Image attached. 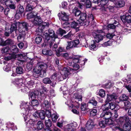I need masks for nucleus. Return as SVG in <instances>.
Wrapping results in <instances>:
<instances>
[{
	"instance_id": "obj_37",
	"label": "nucleus",
	"mask_w": 131,
	"mask_h": 131,
	"mask_svg": "<svg viewBox=\"0 0 131 131\" xmlns=\"http://www.w3.org/2000/svg\"><path fill=\"white\" fill-rule=\"evenodd\" d=\"M87 105L85 103H82L81 104V109L82 112V111L84 112H83V113H86V112H85L86 111L88 110L87 108Z\"/></svg>"
},
{
	"instance_id": "obj_33",
	"label": "nucleus",
	"mask_w": 131,
	"mask_h": 131,
	"mask_svg": "<svg viewBox=\"0 0 131 131\" xmlns=\"http://www.w3.org/2000/svg\"><path fill=\"white\" fill-rule=\"evenodd\" d=\"M11 50L13 53V54H15V53H17L19 51V50L17 48V47L16 45H14L11 47ZM10 54H12V53ZM9 54H10L9 55Z\"/></svg>"
},
{
	"instance_id": "obj_57",
	"label": "nucleus",
	"mask_w": 131,
	"mask_h": 131,
	"mask_svg": "<svg viewBox=\"0 0 131 131\" xmlns=\"http://www.w3.org/2000/svg\"><path fill=\"white\" fill-rule=\"evenodd\" d=\"M72 36V35L71 34V33H69L67 35L64 36L63 37V38L71 40Z\"/></svg>"
},
{
	"instance_id": "obj_27",
	"label": "nucleus",
	"mask_w": 131,
	"mask_h": 131,
	"mask_svg": "<svg viewBox=\"0 0 131 131\" xmlns=\"http://www.w3.org/2000/svg\"><path fill=\"white\" fill-rule=\"evenodd\" d=\"M94 38L95 41L97 43H98L103 40V36L100 34H96Z\"/></svg>"
},
{
	"instance_id": "obj_38",
	"label": "nucleus",
	"mask_w": 131,
	"mask_h": 131,
	"mask_svg": "<svg viewBox=\"0 0 131 131\" xmlns=\"http://www.w3.org/2000/svg\"><path fill=\"white\" fill-rule=\"evenodd\" d=\"M74 97L75 99V101H81L82 100V96L80 95L75 94L74 95Z\"/></svg>"
},
{
	"instance_id": "obj_21",
	"label": "nucleus",
	"mask_w": 131,
	"mask_h": 131,
	"mask_svg": "<svg viewBox=\"0 0 131 131\" xmlns=\"http://www.w3.org/2000/svg\"><path fill=\"white\" fill-rule=\"evenodd\" d=\"M81 4L86 6L87 8H90L91 6V3L90 0H81Z\"/></svg>"
},
{
	"instance_id": "obj_15",
	"label": "nucleus",
	"mask_w": 131,
	"mask_h": 131,
	"mask_svg": "<svg viewBox=\"0 0 131 131\" xmlns=\"http://www.w3.org/2000/svg\"><path fill=\"white\" fill-rule=\"evenodd\" d=\"M49 26V23L48 22L42 23V24L40 25L36 29V30L39 32H42L44 29L46 27H48Z\"/></svg>"
},
{
	"instance_id": "obj_1",
	"label": "nucleus",
	"mask_w": 131,
	"mask_h": 131,
	"mask_svg": "<svg viewBox=\"0 0 131 131\" xmlns=\"http://www.w3.org/2000/svg\"><path fill=\"white\" fill-rule=\"evenodd\" d=\"M17 26L18 27L19 32L22 33L23 35L25 34V31H27L28 30V24L26 22H18L12 24L9 29L10 32L11 33L14 30H15L17 28Z\"/></svg>"
},
{
	"instance_id": "obj_55",
	"label": "nucleus",
	"mask_w": 131,
	"mask_h": 131,
	"mask_svg": "<svg viewBox=\"0 0 131 131\" xmlns=\"http://www.w3.org/2000/svg\"><path fill=\"white\" fill-rule=\"evenodd\" d=\"M23 70L21 67H17L16 69V72L17 74H23Z\"/></svg>"
},
{
	"instance_id": "obj_52",
	"label": "nucleus",
	"mask_w": 131,
	"mask_h": 131,
	"mask_svg": "<svg viewBox=\"0 0 131 131\" xmlns=\"http://www.w3.org/2000/svg\"><path fill=\"white\" fill-rule=\"evenodd\" d=\"M39 117L41 119H44L45 118V112L44 111H39Z\"/></svg>"
},
{
	"instance_id": "obj_36",
	"label": "nucleus",
	"mask_w": 131,
	"mask_h": 131,
	"mask_svg": "<svg viewBox=\"0 0 131 131\" xmlns=\"http://www.w3.org/2000/svg\"><path fill=\"white\" fill-rule=\"evenodd\" d=\"M72 13L74 14L75 16H78L80 15L81 13L80 11L78 10L77 7H75L72 10Z\"/></svg>"
},
{
	"instance_id": "obj_2",
	"label": "nucleus",
	"mask_w": 131,
	"mask_h": 131,
	"mask_svg": "<svg viewBox=\"0 0 131 131\" xmlns=\"http://www.w3.org/2000/svg\"><path fill=\"white\" fill-rule=\"evenodd\" d=\"M85 63V61L84 60H81L77 56H76L71 58L68 61V65L70 66H72L74 68L75 71L77 72L79 68V65L82 66L84 65Z\"/></svg>"
},
{
	"instance_id": "obj_53",
	"label": "nucleus",
	"mask_w": 131,
	"mask_h": 131,
	"mask_svg": "<svg viewBox=\"0 0 131 131\" xmlns=\"http://www.w3.org/2000/svg\"><path fill=\"white\" fill-rule=\"evenodd\" d=\"M21 34H20L19 36H18L17 39L19 41H22L24 40V36L25 35L26 33L24 35H23L22 33H20Z\"/></svg>"
},
{
	"instance_id": "obj_9",
	"label": "nucleus",
	"mask_w": 131,
	"mask_h": 131,
	"mask_svg": "<svg viewBox=\"0 0 131 131\" xmlns=\"http://www.w3.org/2000/svg\"><path fill=\"white\" fill-rule=\"evenodd\" d=\"M23 116L24 117L25 122L27 121V122L25 123L27 126L30 127L32 126H33L34 122L32 119H30V117L29 114H27L26 115H25V117L24 116V115Z\"/></svg>"
},
{
	"instance_id": "obj_35",
	"label": "nucleus",
	"mask_w": 131,
	"mask_h": 131,
	"mask_svg": "<svg viewBox=\"0 0 131 131\" xmlns=\"http://www.w3.org/2000/svg\"><path fill=\"white\" fill-rule=\"evenodd\" d=\"M70 26L71 28L76 29V31H78L79 30V27L78 26V23L75 21H73L71 23Z\"/></svg>"
},
{
	"instance_id": "obj_39",
	"label": "nucleus",
	"mask_w": 131,
	"mask_h": 131,
	"mask_svg": "<svg viewBox=\"0 0 131 131\" xmlns=\"http://www.w3.org/2000/svg\"><path fill=\"white\" fill-rule=\"evenodd\" d=\"M68 74H61L59 76L60 77H58V79L59 81H62L64 79L67 78L68 77Z\"/></svg>"
},
{
	"instance_id": "obj_59",
	"label": "nucleus",
	"mask_w": 131,
	"mask_h": 131,
	"mask_svg": "<svg viewBox=\"0 0 131 131\" xmlns=\"http://www.w3.org/2000/svg\"><path fill=\"white\" fill-rule=\"evenodd\" d=\"M10 64H8L6 66L4 67L3 68V69L5 71L8 72L10 70Z\"/></svg>"
},
{
	"instance_id": "obj_49",
	"label": "nucleus",
	"mask_w": 131,
	"mask_h": 131,
	"mask_svg": "<svg viewBox=\"0 0 131 131\" xmlns=\"http://www.w3.org/2000/svg\"><path fill=\"white\" fill-rule=\"evenodd\" d=\"M124 109L126 111L128 109V108L130 107L131 105V103L129 101H127L124 103Z\"/></svg>"
},
{
	"instance_id": "obj_16",
	"label": "nucleus",
	"mask_w": 131,
	"mask_h": 131,
	"mask_svg": "<svg viewBox=\"0 0 131 131\" xmlns=\"http://www.w3.org/2000/svg\"><path fill=\"white\" fill-rule=\"evenodd\" d=\"M22 55V53L16 55L15 54H10L8 56L5 57V59L6 60L8 61L12 59H14L17 57L22 58H23Z\"/></svg>"
},
{
	"instance_id": "obj_12",
	"label": "nucleus",
	"mask_w": 131,
	"mask_h": 131,
	"mask_svg": "<svg viewBox=\"0 0 131 131\" xmlns=\"http://www.w3.org/2000/svg\"><path fill=\"white\" fill-rule=\"evenodd\" d=\"M29 96V99L34 100L36 97H37L39 100L40 99L39 92L38 91H35V92H32L30 93Z\"/></svg>"
},
{
	"instance_id": "obj_51",
	"label": "nucleus",
	"mask_w": 131,
	"mask_h": 131,
	"mask_svg": "<svg viewBox=\"0 0 131 131\" xmlns=\"http://www.w3.org/2000/svg\"><path fill=\"white\" fill-rule=\"evenodd\" d=\"M97 111L96 109H94L90 110V115L91 116H95L96 114Z\"/></svg>"
},
{
	"instance_id": "obj_19",
	"label": "nucleus",
	"mask_w": 131,
	"mask_h": 131,
	"mask_svg": "<svg viewBox=\"0 0 131 131\" xmlns=\"http://www.w3.org/2000/svg\"><path fill=\"white\" fill-rule=\"evenodd\" d=\"M102 116L104 119L106 120L113 117V116L111 112H103L102 114Z\"/></svg>"
},
{
	"instance_id": "obj_40",
	"label": "nucleus",
	"mask_w": 131,
	"mask_h": 131,
	"mask_svg": "<svg viewBox=\"0 0 131 131\" xmlns=\"http://www.w3.org/2000/svg\"><path fill=\"white\" fill-rule=\"evenodd\" d=\"M69 23L67 22L64 23L62 24L63 27L65 28L67 31H68L70 29V27H69Z\"/></svg>"
},
{
	"instance_id": "obj_24",
	"label": "nucleus",
	"mask_w": 131,
	"mask_h": 131,
	"mask_svg": "<svg viewBox=\"0 0 131 131\" xmlns=\"http://www.w3.org/2000/svg\"><path fill=\"white\" fill-rule=\"evenodd\" d=\"M131 121L129 120V122H126L123 126V128L125 130V131L123 130L122 129L123 131H129L131 128V124H130Z\"/></svg>"
},
{
	"instance_id": "obj_56",
	"label": "nucleus",
	"mask_w": 131,
	"mask_h": 131,
	"mask_svg": "<svg viewBox=\"0 0 131 131\" xmlns=\"http://www.w3.org/2000/svg\"><path fill=\"white\" fill-rule=\"evenodd\" d=\"M36 6H32L31 5L28 4L26 7V10L27 11H29L32 10L34 8H36Z\"/></svg>"
},
{
	"instance_id": "obj_42",
	"label": "nucleus",
	"mask_w": 131,
	"mask_h": 131,
	"mask_svg": "<svg viewBox=\"0 0 131 131\" xmlns=\"http://www.w3.org/2000/svg\"><path fill=\"white\" fill-rule=\"evenodd\" d=\"M59 116V115L57 114H52L51 116V118L53 122H56Z\"/></svg>"
},
{
	"instance_id": "obj_34",
	"label": "nucleus",
	"mask_w": 131,
	"mask_h": 131,
	"mask_svg": "<svg viewBox=\"0 0 131 131\" xmlns=\"http://www.w3.org/2000/svg\"><path fill=\"white\" fill-rule=\"evenodd\" d=\"M37 15L36 12L34 13V12L28 14L27 15V18L30 19L31 18H34Z\"/></svg>"
},
{
	"instance_id": "obj_44",
	"label": "nucleus",
	"mask_w": 131,
	"mask_h": 131,
	"mask_svg": "<svg viewBox=\"0 0 131 131\" xmlns=\"http://www.w3.org/2000/svg\"><path fill=\"white\" fill-rule=\"evenodd\" d=\"M45 124L47 127H50L52 125V122L49 118L48 119H45Z\"/></svg>"
},
{
	"instance_id": "obj_10",
	"label": "nucleus",
	"mask_w": 131,
	"mask_h": 131,
	"mask_svg": "<svg viewBox=\"0 0 131 131\" xmlns=\"http://www.w3.org/2000/svg\"><path fill=\"white\" fill-rule=\"evenodd\" d=\"M77 126V123L74 122L67 125L65 126V127L68 131H74L76 130Z\"/></svg>"
},
{
	"instance_id": "obj_3",
	"label": "nucleus",
	"mask_w": 131,
	"mask_h": 131,
	"mask_svg": "<svg viewBox=\"0 0 131 131\" xmlns=\"http://www.w3.org/2000/svg\"><path fill=\"white\" fill-rule=\"evenodd\" d=\"M47 68V64L43 62H39L37 63L36 67L33 69V72L36 74L46 73V70Z\"/></svg>"
},
{
	"instance_id": "obj_48",
	"label": "nucleus",
	"mask_w": 131,
	"mask_h": 131,
	"mask_svg": "<svg viewBox=\"0 0 131 131\" xmlns=\"http://www.w3.org/2000/svg\"><path fill=\"white\" fill-rule=\"evenodd\" d=\"M98 93L99 96L101 97H104L105 96V90L102 89H100Z\"/></svg>"
},
{
	"instance_id": "obj_50",
	"label": "nucleus",
	"mask_w": 131,
	"mask_h": 131,
	"mask_svg": "<svg viewBox=\"0 0 131 131\" xmlns=\"http://www.w3.org/2000/svg\"><path fill=\"white\" fill-rule=\"evenodd\" d=\"M74 47H78L80 44V41L79 39H77L74 40L72 41Z\"/></svg>"
},
{
	"instance_id": "obj_5",
	"label": "nucleus",
	"mask_w": 131,
	"mask_h": 131,
	"mask_svg": "<svg viewBox=\"0 0 131 131\" xmlns=\"http://www.w3.org/2000/svg\"><path fill=\"white\" fill-rule=\"evenodd\" d=\"M39 8L41 9L39 11L40 15L42 16H49L51 14V10H49L48 7L43 8L41 5H36V8Z\"/></svg>"
},
{
	"instance_id": "obj_46",
	"label": "nucleus",
	"mask_w": 131,
	"mask_h": 131,
	"mask_svg": "<svg viewBox=\"0 0 131 131\" xmlns=\"http://www.w3.org/2000/svg\"><path fill=\"white\" fill-rule=\"evenodd\" d=\"M128 99V96L125 94H122L119 97V99L122 101H125L127 100Z\"/></svg>"
},
{
	"instance_id": "obj_29",
	"label": "nucleus",
	"mask_w": 131,
	"mask_h": 131,
	"mask_svg": "<svg viewBox=\"0 0 131 131\" xmlns=\"http://www.w3.org/2000/svg\"><path fill=\"white\" fill-rule=\"evenodd\" d=\"M55 41H53L52 40H51L49 41H48L47 42H48L49 44V47L51 48H52L53 50H56L55 49L57 48L58 46V44L55 43L53 46V44L54 43V42Z\"/></svg>"
},
{
	"instance_id": "obj_30",
	"label": "nucleus",
	"mask_w": 131,
	"mask_h": 131,
	"mask_svg": "<svg viewBox=\"0 0 131 131\" xmlns=\"http://www.w3.org/2000/svg\"><path fill=\"white\" fill-rule=\"evenodd\" d=\"M75 71V70L74 68H71L69 67L64 68L62 70V73H64V74H67L70 71L74 72Z\"/></svg>"
},
{
	"instance_id": "obj_64",
	"label": "nucleus",
	"mask_w": 131,
	"mask_h": 131,
	"mask_svg": "<svg viewBox=\"0 0 131 131\" xmlns=\"http://www.w3.org/2000/svg\"><path fill=\"white\" fill-rule=\"evenodd\" d=\"M42 40L41 37L40 36L37 37L35 39V41L37 44H38L40 43Z\"/></svg>"
},
{
	"instance_id": "obj_7",
	"label": "nucleus",
	"mask_w": 131,
	"mask_h": 131,
	"mask_svg": "<svg viewBox=\"0 0 131 131\" xmlns=\"http://www.w3.org/2000/svg\"><path fill=\"white\" fill-rule=\"evenodd\" d=\"M129 121V119L128 116L127 115H124L123 116H120L119 118L116 119V122H118V124L122 125L124 123H125L126 122Z\"/></svg>"
},
{
	"instance_id": "obj_23",
	"label": "nucleus",
	"mask_w": 131,
	"mask_h": 131,
	"mask_svg": "<svg viewBox=\"0 0 131 131\" xmlns=\"http://www.w3.org/2000/svg\"><path fill=\"white\" fill-rule=\"evenodd\" d=\"M43 108L45 110L50 108V103L48 101L45 100L42 105Z\"/></svg>"
},
{
	"instance_id": "obj_18",
	"label": "nucleus",
	"mask_w": 131,
	"mask_h": 131,
	"mask_svg": "<svg viewBox=\"0 0 131 131\" xmlns=\"http://www.w3.org/2000/svg\"><path fill=\"white\" fill-rule=\"evenodd\" d=\"M122 20L123 22H126L128 23L131 22V16L129 15H124L121 17Z\"/></svg>"
},
{
	"instance_id": "obj_17",
	"label": "nucleus",
	"mask_w": 131,
	"mask_h": 131,
	"mask_svg": "<svg viewBox=\"0 0 131 131\" xmlns=\"http://www.w3.org/2000/svg\"><path fill=\"white\" fill-rule=\"evenodd\" d=\"M95 126L93 120L89 119L86 125V128L88 130L92 129Z\"/></svg>"
},
{
	"instance_id": "obj_58",
	"label": "nucleus",
	"mask_w": 131,
	"mask_h": 131,
	"mask_svg": "<svg viewBox=\"0 0 131 131\" xmlns=\"http://www.w3.org/2000/svg\"><path fill=\"white\" fill-rule=\"evenodd\" d=\"M45 114L47 117L49 118H50L51 116V113L50 110L49 109L46 110Z\"/></svg>"
},
{
	"instance_id": "obj_45",
	"label": "nucleus",
	"mask_w": 131,
	"mask_h": 131,
	"mask_svg": "<svg viewBox=\"0 0 131 131\" xmlns=\"http://www.w3.org/2000/svg\"><path fill=\"white\" fill-rule=\"evenodd\" d=\"M73 44L72 41H68V45L66 47V49H68L70 48H74Z\"/></svg>"
},
{
	"instance_id": "obj_61",
	"label": "nucleus",
	"mask_w": 131,
	"mask_h": 131,
	"mask_svg": "<svg viewBox=\"0 0 131 131\" xmlns=\"http://www.w3.org/2000/svg\"><path fill=\"white\" fill-rule=\"evenodd\" d=\"M112 86V84L111 83H109L103 85L102 87L105 88L109 89Z\"/></svg>"
},
{
	"instance_id": "obj_20",
	"label": "nucleus",
	"mask_w": 131,
	"mask_h": 131,
	"mask_svg": "<svg viewBox=\"0 0 131 131\" xmlns=\"http://www.w3.org/2000/svg\"><path fill=\"white\" fill-rule=\"evenodd\" d=\"M80 16V19H79V21L80 22V20H81L82 21L79 22V24L81 25H82L84 24V21L86 19L87 15L85 13H81Z\"/></svg>"
},
{
	"instance_id": "obj_41",
	"label": "nucleus",
	"mask_w": 131,
	"mask_h": 131,
	"mask_svg": "<svg viewBox=\"0 0 131 131\" xmlns=\"http://www.w3.org/2000/svg\"><path fill=\"white\" fill-rule=\"evenodd\" d=\"M42 53L44 55L51 56L52 54V51L50 50H42Z\"/></svg>"
},
{
	"instance_id": "obj_22",
	"label": "nucleus",
	"mask_w": 131,
	"mask_h": 131,
	"mask_svg": "<svg viewBox=\"0 0 131 131\" xmlns=\"http://www.w3.org/2000/svg\"><path fill=\"white\" fill-rule=\"evenodd\" d=\"M68 1L70 2V5L69 6L70 8L71 7L72 4H76V6L79 7L81 9L82 8V6L79 2H77L76 0H68Z\"/></svg>"
},
{
	"instance_id": "obj_28",
	"label": "nucleus",
	"mask_w": 131,
	"mask_h": 131,
	"mask_svg": "<svg viewBox=\"0 0 131 131\" xmlns=\"http://www.w3.org/2000/svg\"><path fill=\"white\" fill-rule=\"evenodd\" d=\"M14 44V41L10 39H8L5 41L2 42L1 45L3 46L8 45H12Z\"/></svg>"
},
{
	"instance_id": "obj_32",
	"label": "nucleus",
	"mask_w": 131,
	"mask_h": 131,
	"mask_svg": "<svg viewBox=\"0 0 131 131\" xmlns=\"http://www.w3.org/2000/svg\"><path fill=\"white\" fill-rule=\"evenodd\" d=\"M96 42L94 40L92 42V43L89 46V49L90 50H96L97 48L96 45Z\"/></svg>"
},
{
	"instance_id": "obj_6",
	"label": "nucleus",
	"mask_w": 131,
	"mask_h": 131,
	"mask_svg": "<svg viewBox=\"0 0 131 131\" xmlns=\"http://www.w3.org/2000/svg\"><path fill=\"white\" fill-rule=\"evenodd\" d=\"M21 106L23 107L21 110L22 112V114H23V115L27 113L26 110L28 111L30 110H32L33 108L31 104L30 103H29L27 104V102H22L21 105Z\"/></svg>"
},
{
	"instance_id": "obj_26",
	"label": "nucleus",
	"mask_w": 131,
	"mask_h": 131,
	"mask_svg": "<svg viewBox=\"0 0 131 131\" xmlns=\"http://www.w3.org/2000/svg\"><path fill=\"white\" fill-rule=\"evenodd\" d=\"M33 22L34 24L36 25L38 24H41L42 22V20L39 16H36V17L33 20Z\"/></svg>"
},
{
	"instance_id": "obj_60",
	"label": "nucleus",
	"mask_w": 131,
	"mask_h": 131,
	"mask_svg": "<svg viewBox=\"0 0 131 131\" xmlns=\"http://www.w3.org/2000/svg\"><path fill=\"white\" fill-rule=\"evenodd\" d=\"M115 36V35L114 33H108L106 35V37L107 38L111 39L112 38Z\"/></svg>"
},
{
	"instance_id": "obj_63",
	"label": "nucleus",
	"mask_w": 131,
	"mask_h": 131,
	"mask_svg": "<svg viewBox=\"0 0 131 131\" xmlns=\"http://www.w3.org/2000/svg\"><path fill=\"white\" fill-rule=\"evenodd\" d=\"M43 83L46 84H50L51 83V81L50 78H46L43 80Z\"/></svg>"
},
{
	"instance_id": "obj_11",
	"label": "nucleus",
	"mask_w": 131,
	"mask_h": 131,
	"mask_svg": "<svg viewBox=\"0 0 131 131\" xmlns=\"http://www.w3.org/2000/svg\"><path fill=\"white\" fill-rule=\"evenodd\" d=\"M58 15L60 19H61L62 21H67L69 20V16L64 12H61L58 14Z\"/></svg>"
},
{
	"instance_id": "obj_43",
	"label": "nucleus",
	"mask_w": 131,
	"mask_h": 131,
	"mask_svg": "<svg viewBox=\"0 0 131 131\" xmlns=\"http://www.w3.org/2000/svg\"><path fill=\"white\" fill-rule=\"evenodd\" d=\"M37 128L38 129H41L43 127V123L41 121H39L37 125Z\"/></svg>"
},
{
	"instance_id": "obj_25",
	"label": "nucleus",
	"mask_w": 131,
	"mask_h": 131,
	"mask_svg": "<svg viewBox=\"0 0 131 131\" xmlns=\"http://www.w3.org/2000/svg\"><path fill=\"white\" fill-rule=\"evenodd\" d=\"M23 80L22 79H16L14 81V83L18 86V87L20 88L21 86H23L24 84L23 83Z\"/></svg>"
},
{
	"instance_id": "obj_62",
	"label": "nucleus",
	"mask_w": 131,
	"mask_h": 131,
	"mask_svg": "<svg viewBox=\"0 0 131 131\" xmlns=\"http://www.w3.org/2000/svg\"><path fill=\"white\" fill-rule=\"evenodd\" d=\"M31 104H32V107L36 106L38 104V102L37 100H33L31 102Z\"/></svg>"
},
{
	"instance_id": "obj_31",
	"label": "nucleus",
	"mask_w": 131,
	"mask_h": 131,
	"mask_svg": "<svg viewBox=\"0 0 131 131\" xmlns=\"http://www.w3.org/2000/svg\"><path fill=\"white\" fill-rule=\"evenodd\" d=\"M107 95L106 101L107 102H110L113 99H115L117 98L116 96L114 94H107Z\"/></svg>"
},
{
	"instance_id": "obj_54",
	"label": "nucleus",
	"mask_w": 131,
	"mask_h": 131,
	"mask_svg": "<svg viewBox=\"0 0 131 131\" xmlns=\"http://www.w3.org/2000/svg\"><path fill=\"white\" fill-rule=\"evenodd\" d=\"M122 30H123V33L125 35H127L128 33L131 32V29H128L125 28H123Z\"/></svg>"
},
{
	"instance_id": "obj_13",
	"label": "nucleus",
	"mask_w": 131,
	"mask_h": 131,
	"mask_svg": "<svg viewBox=\"0 0 131 131\" xmlns=\"http://www.w3.org/2000/svg\"><path fill=\"white\" fill-rule=\"evenodd\" d=\"M113 2L115 5L114 6L116 7H122L125 5V2L123 0H110Z\"/></svg>"
},
{
	"instance_id": "obj_14",
	"label": "nucleus",
	"mask_w": 131,
	"mask_h": 131,
	"mask_svg": "<svg viewBox=\"0 0 131 131\" xmlns=\"http://www.w3.org/2000/svg\"><path fill=\"white\" fill-rule=\"evenodd\" d=\"M48 91V90L45 87H43L42 88L40 92L39 93L41 100L45 99L46 98V94Z\"/></svg>"
},
{
	"instance_id": "obj_4",
	"label": "nucleus",
	"mask_w": 131,
	"mask_h": 131,
	"mask_svg": "<svg viewBox=\"0 0 131 131\" xmlns=\"http://www.w3.org/2000/svg\"><path fill=\"white\" fill-rule=\"evenodd\" d=\"M48 33L47 32H45L44 35L46 39L45 42H47L51 40L54 41L56 39L59 40V39L58 38V36L56 35L54 31L51 29H49L48 31Z\"/></svg>"
},
{
	"instance_id": "obj_47",
	"label": "nucleus",
	"mask_w": 131,
	"mask_h": 131,
	"mask_svg": "<svg viewBox=\"0 0 131 131\" xmlns=\"http://www.w3.org/2000/svg\"><path fill=\"white\" fill-rule=\"evenodd\" d=\"M99 126L101 128H104L106 125V122L105 121H100L99 123Z\"/></svg>"
},
{
	"instance_id": "obj_8",
	"label": "nucleus",
	"mask_w": 131,
	"mask_h": 131,
	"mask_svg": "<svg viewBox=\"0 0 131 131\" xmlns=\"http://www.w3.org/2000/svg\"><path fill=\"white\" fill-rule=\"evenodd\" d=\"M105 107L103 109L104 111L107 110L110 108L112 110L114 109V111L116 110L117 108V107L115 106V104L114 103H108L104 105Z\"/></svg>"
}]
</instances>
